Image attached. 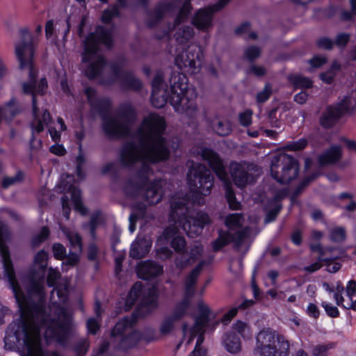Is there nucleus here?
<instances>
[{
    "label": "nucleus",
    "mask_w": 356,
    "mask_h": 356,
    "mask_svg": "<svg viewBox=\"0 0 356 356\" xmlns=\"http://www.w3.org/2000/svg\"><path fill=\"white\" fill-rule=\"evenodd\" d=\"M188 178L192 190L202 195L210 194L214 177L211 170L204 164L193 163L188 170Z\"/></svg>",
    "instance_id": "nucleus-15"
},
{
    "label": "nucleus",
    "mask_w": 356,
    "mask_h": 356,
    "mask_svg": "<svg viewBox=\"0 0 356 356\" xmlns=\"http://www.w3.org/2000/svg\"><path fill=\"white\" fill-rule=\"evenodd\" d=\"M136 316L132 314L130 317L127 316L123 318L115 324L112 330L111 337L117 347L126 349L121 346V341L122 339L128 337L132 332L136 331L133 330V327L136 323Z\"/></svg>",
    "instance_id": "nucleus-21"
},
{
    "label": "nucleus",
    "mask_w": 356,
    "mask_h": 356,
    "mask_svg": "<svg viewBox=\"0 0 356 356\" xmlns=\"http://www.w3.org/2000/svg\"><path fill=\"white\" fill-rule=\"evenodd\" d=\"M230 236V242L233 243V248L237 252L244 255L249 250L250 244L248 239L250 234V229L245 227L234 233L227 232Z\"/></svg>",
    "instance_id": "nucleus-25"
},
{
    "label": "nucleus",
    "mask_w": 356,
    "mask_h": 356,
    "mask_svg": "<svg viewBox=\"0 0 356 356\" xmlns=\"http://www.w3.org/2000/svg\"><path fill=\"white\" fill-rule=\"evenodd\" d=\"M211 127L213 130L220 136H228L232 131L231 123L227 120H213Z\"/></svg>",
    "instance_id": "nucleus-36"
},
{
    "label": "nucleus",
    "mask_w": 356,
    "mask_h": 356,
    "mask_svg": "<svg viewBox=\"0 0 356 356\" xmlns=\"http://www.w3.org/2000/svg\"><path fill=\"white\" fill-rule=\"evenodd\" d=\"M308 144L307 140L300 138L297 141H293L286 146V148L291 151H299L305 149Z\"/></svg>",
    "instance_id": "nucleus-51"
},
{
    "label": "nucleus",
    "mask_w": 356,
    "mask_h": 356,
    "mask_svg": "<svg viewBox=\"0 0 356 356\" xmlns=\"http://www.w3.org/2000/svg\"><path fill=\"white\" fill-rule=\"evenodd\" d=\"M247 73L252 74L256 76L260 77L264 76L266 74V70L263 66L252 64L248 69Z\"/></svg>",
    "instance_id": "nucleus-58"
},
{
    "label": "nucleus",
    "mask_w": 356,
    "mask_h": 356,
    "mask_svg": "<svg viewBox=\"0 0 356 356\" xmlns=\"http://www.w3.org/2000/svg\"><path fill=\"white\" fill-rule=\"evenodd\" d=\"M232 328L243 338H249L251 335L250 327L242 321H237L232 325Z\"/></svg>",
    "instance_id": "nucleus-43"
},
{
    "label": "nucleus",
    "mask_w": 356,
    "mask_h": 356,
    "mask_svg": "<svg viewBox=\"0 0 356 356\" xmlns=\"http://www.w3.org/2000/svg\"><path fill=\"white\" fill-rule=\"evenodd\" d=\"M344 291V287L341 282H338L337 283V286L334 290V298L336 300V302L338 305H343V302L344 300L343 297L342 296V293Z\"/></svg>",
    "instance_id": "nucleus-55"
},
{
    "label": "nucleus",
    "mask_w": 356,
    "mask_h": 356,
    "mask_svg": "<svg viewBox=\"0 0 356 356\" xmlns=\"http://www.w3.org/2000/svg\"><path fill=\"white\" fill-rule=\"evenodd\" d=\"M79 252L72 251V253L69 256H65V258H64L65 261L63 263V266H74L76 265L79 261Z\"/></svg>",
    "instance_id": "nucleus-59"
},
{
    "label": "nucleus",
    "mask_w": 356,
    "mask_h": 356,
    "mask_svg": "<svg viewBox=\"0 0 356 356\" xmlns=\"http://www.w3.org/2000/svg\"><path fill=\"white\" fill-rule=\"evenodd\" d=\"M54 255L57 259H64L66 255V249L60 243H55L52 247Z\"/></svg>",
    "instance_id": "nucleus-57"
},
{
    "label": "nucleus",
    "mask_w": 356,
    "mask_h": 356,
    "mask_svg": "<svg viewBox=\"0 0 356 356\" xmlns=\"http://www.w3.org/2000/svg\"><path fill=\"white\" fill-rule=\"evenodd\" d=\"M166 123L164 118L156 113L145 117L133 136L138 144L129 140L123 143L119 154L122 166L138 168L136 176L129 179L124 186L127 196L135 197L143 195L149 204H156L163 195V180L151 177L154 172L151 164L169 158L170 149L164 137Z\"/></svg>",
    "instance_id": "nucleus-2"
},
{
    "label": "nucleus",
    "mask_w": 356,
    "mask_h": 356,
    "mask_svg": "<svg viewBox=\"0 0 356 356\" xmlns=\"http://www.w3.org/2000/svg\"><path fill=\"white\" fill-rule=\"evenodd\" d=\"M341 156V147L339 145H332L318 156V161L320 165L324 166L337 162Z\"/></svg>",
    "instance_id": "nucleus-28"
},
{
    "label": "nucleus",
    "mask_w": 356,
    "mask_h": 356,
    "mask_svg": "<svg viewBox=\"0 0 356 356\" xmlns=\"http://www.w3.org/2000/svg\"><path fill=\"white\" fill-rule=\"evenodd\" d=\"M288 80L296 88L305 89L313 86V81L301 74H291L289 76Z\"/></svg>",
    "instance_id": "nucleus-34"
},
{
    "label": "nucleus",
    "mask_w": 356,
    "mask_h": 356,
    "mask_svg": "<svg viewBox=\"0 0 356 356\" xmlns=\"http://www.w3.org/2000/svg\"><path fill=\"white\" fill-rule=\"evenodd\" d=\"M187 78L184 73L172 72L168 79L169 86L163 82V73L156 72L152 82L151 102L157 108H163L168 101L177 112L192 115L197 110L195 103L188 96Z\"/></svg>",
    "instance_id": "nucleus-5"
},
{
    "label": "nucleus",
    "mask_w": 356,
    "mask_h": 356,
    "mask_svg": "<svg viewBox=\"0 0 356 356\" xmlns=\"http://www.w3.org/2000/svg\"><path fill=\"white\" fill-rule=\"evenodd\" d=\"M316 44L319 48L331 50L332 49L334 44V40L327 37H322L317 40Z\"/></svg>",
    "instance_id": "nucleus-56"
},
{
    "label": "nucleus",
    "mask_w": 356,
    "mask_h": 356,
    "mask_svg": "<svg viewBox=\"0 0 356 356\" xmlns=\"http://www.w3.org/2000/svg\"><path fill=\"white\" fill-rule=\"evenodd\" d=\"M172 254V251L168 247L159 248L156 251V256L161 260H165L170 258Z\"/></svg>",
    "instance_id": "nucleus-61"
},
{
    "label": "nucleus",
    "mask_w": 356,
    "mask_h": 356,
    "mask_svg": "<svg viewBox=\"0 0 356 356\" xmlns=\"http://www.w3.org/2000/svg\"><path fill=\"white\" fill-rule=\"evenodd\" d=\"M199 314L195 318L193 334L197 337L193 350L188 356H208L207 350L202 343L204 341V333L207 329L213 330L218 325V321L211 322V311L203 302L197 305Z\"/></svg>",
    "instance_id": "nucleus-10"
},
{
    "label": "nucleus",
    "mask_w": 356,
    "mask_h": 356,
    "mask_svg": "<svg viewBox=\"0 0 356 356\" xmlns=\"http://www.w3.org/2000/svg\"><path fill=\"white\" fill-rule=\"evenodd\" d=\"M350 39V35L347 33H339L334 40V44H336L339 48H344Z\"/></svg>",
    "instance_id": "nucleus-50"
},
{
    "label": "nucleus",
    "mask_w": 356,
    "mask_h": 356,
    "mask_svg": "<svg viewBox=\"0 0 356 356\" xmlns=\"http://www.w3.org/2000/svg\"><path fill=\"white\" fill-rule=\"evenodd\" d=\"M87 327L88 332L91 334H96L99 329L98 321L95 318H90L87 321Z\"/></svg>",
    "instance_id": "nucleus-62"
},
{
    "label": "nucleus",
    "mask_w": 356,
    "mask_h": 356,
    "mask_svg": "<svg viewBox=\"0 0 356 356\" xmlns=\"http://www.w3.org/2000/svg\"><path fill=\"white\" fill-rule=\"evenodd\" d=\"M319 175V172H314L312 175L305 177L294 190L292 199H295L299 196L303 190L309 184V183L316 179Z\"/></svg>",
    "instance_id": "nucleus-41"
},
{
    "label": "nucleus",
    "mask_w": 356,
    "mask_h": 356,
    "mask_svg": "<svg viewBox=\"0 0 356 356\" xmlns=\"http://www.w3.org/2000/svg\"><path fill=\"white\" fill-rule=\"evenodd\" d=\"M89 349V342L87 339H81L73 347V350L76 354V356H85Z\"/></svg>",
    "instance_id": "nucleus-46"
},
{
    "label": "nucleus",
    "mask_w": 356,
    "mask_h": 356,
    "mask_svg": "<svg viewBox=\"0 0 356 356\" xmlns=\"http://www.w3.org/2000/svg\"><path fill=\"white\" fill-rule=\"evenodd\" d=\"M275 332L270 328L263 329L256 337V346L253 350L254 355L276 356L279 354L275 346Z\"/></svg>",
    "instance_id": "nucleus-18"
},
{
    "label": "nucleus",
    "mask_w": 356,
    "mask_h": 356,
    "mask_svg": "<svg viewBox=\"0 0 356 356\" xmlns=\"http://www.w3.org/2000/svg\"><path fill=\"white\" fill-rule=\"evenodd\" d=\"M322 306L324 307L327 314L331 317H337L339 315L337 307L331 305L327 302H323Z\"/></svg>",
    "instance_id": "nucleus-63"
},
{
    "label": "nucleus",
    "mask_w": 356,
    "mask_h": 356,
    "mask_svg": "<svg viewBox=\"0 0 356 356\" xmlns=\"http://www.w3.org/2000/svg\"><path fill=\"white\" fill-rule=\"evenodd\" d=\"M298 161L292 156L280 153L273 157L270 172L277 182L288 184L298 177Z\"/></svg>",
    "instance_id": "nucleus-11"
},
{
    "label": "nucleus",
    "mask_w": 356,
    "mask_h": 356,
    "mask_svg": "<svg viewBox=\"0 0 356 356\" xmlns=\"http://www.w3.org/2000/svg\"><path fill=\"white\" fill-rule=\"evenodd\" d=\"M223 344L227 351L232 354H236L241 350V339L234 332H229L225 335Z\"/></svg>",
    "instance_id": "nucleus-30"
},
{
    "label": "nucleus",
    "mask_w": 356,
    "mask_h": 356,
    "mask_svg": "<svg viewBox=\"0 0 356 356\" xmlns=\"http://www.w3.org/2000/svg\"><path fill=\"white\" fill-rule=\"evenodd\" d=\"M19 113V106L14 99H11L3 108H0V113L2 117L8 121L12 120Z\"/></svg>",
    "instance_id": "nucleus-35"
},
{
    "label": "nucleus",
    "mask_w": 356,
    "mask_h": 356,
    "mask_svg": "<svg viewBox=\"0 0 356 356\" xmlns=\"http://www.w3.org/2000/svg\"><path fill=\"white\" fill-rule=\"evenodd\" d=\"M175 6L173 2L161 1L154 10L148 13L147 24L149 27L155 26L167 15L175 12Z\"/></svg>",
    "instance_id": "nucleus-24"
},
{
    "label": "nucleus",
    "mask_w": 356,
    "mask_h": 356,
    "mask_svg": "<svg viewBox=\"0 0 356 356\" xmlns=\"http://www.w3.org/2000/svg\"><path fill=\"white\" fill-rule=\"evenodd\" d=\"M346 236V229L343 227H335L330 232V238L334 242H342Z\"/></svg>",
    "instance_id": "nucleus-47"
},
{
    "label": "nucleus",
    "mask_w": 356,
    "mask_h": 356,
    "mask_svg": "<svg viewBox=\"0 0 356 356\" xmlns=\"http://www.w3.org/2000/svg\"><path fill=\"white\" fill-rule=\"evenodd\" d=\"M229 173L234 184L243 189L257 181L261 174V169L252 163L233 162L229 166Z\"/></svg>",
    "instance_id": "nucleus-14"
},
{
    "label": "nucleus",
    "mask_w": 356,
    "mask_h": 356,
    "mask_svg": "<svg viewBox=\"0 0 356 356\" xmlns=\"http://www.w3.org/2000/svg\"><path fill=\"white\" fill-rule=\"evenodd\" d=\"M157 291L155 287L152 286L147 290H143V285L140 282H136L131 287L127 303L134 304L139 301L140 314H143V309H145V314L150 313L157 307Z\"/></svg>",
    "instance_id": "nucleus-16"
},
{
    "label": "nucleus",
    "mask_w": 356,
    "mask_h": 356,
    "mask_svg": "<svg viewBox=\"0 0 356 356\" xmlns=\"http://www.w3.org/2000/svg\"><path fill=\"white\" fill-rule=\"evenodd\" d=\"M201 156L206 161L217 177L224 182L225 185V196L232 209L237 210L241 207V203L236 200L235 193L232 188L223 160L220 155L209 148H204L201 151Z\"/></svg>",
    "instance_id": "nucleus-9"
},
{
    "label": "nucleus",
    "mask_w": 356,
    "mask_h": 356,
    "mask_svg": "<svg viewBox=\"0 0 356 356\" xmlns=\"http://www.w3.org/2000/svg\"><path fill=\"white\" fill-rule=\"evenodd\" d=\"M156 339L155 330L152 327H147L142 332L136 330L128 337L122 339L121 346L125 348H130L135 346L140 341L151 342Z\"/></svg>",
    "instance_id": "nucleus-23"
},
{
    "label": "nucleus",
    "mask_w": 356,
    "mask_h": 356,
    "mask_svg": "<svg viewBox=\"0 0 356 356\" xmlns=\"http://www.w3.org/2000/svg\"><path fill=\"white\" fill-rule=\"evenodd\" d=\"M79 153L76 157V174L79 177H83L82 171V165L85 163V157L82 153V145L80 143L79 147Z\"/></svg>",
    "instance_id": "nucleus-53"
},
{
    "label": "nucleus",
    "mask_w": 356,
    "mask_h": 356,
    "mask_svg": "<svg viewBox=\"0 0 356 356\" xmlns=\"http://www.w3.org/2000/svg\"><path fill=\"white\" fill-rule=\"evenodd\" d=\"M84 92L90 106L102 118V127L106 136L111 138H124L131 135V126L135 115L130 107H121L115 114H108L111 102L107 99H98L94 88L88 87Z\"/></svg>",
    "instance_id": "nucleus-6"
},
{
    "label": "nucleus",
    "mask_w": 356,
    "mask_h": 356,
    "mask_svg": "<svg viewBox=\"0 0 356 356\" xmlns=\"http://www.w3.org/2000/svg\"><path fill=\"white\" fill-rule=\"evenodd\" d=\"M244 221L243 216L240 213H232L227 216L225 224L230 229L241 227Z\"/></svg>",
    "instance_id": "nucleus-38"
},
{
    "label": "nucleus",
    "mask_w": 356,
    "mask_h": 356,
    "mask_svg": "<svg viewBox=\"0 0 356 356\" xmlns=\"http://www.w3.org/2000/svg\"><path fill=\"white\" fill-rule=\"evenodd\" d=\"M181 3V8L173 25V37L179 44H186L194 37V29L191 25L181 24L186 19L192 10L191 0H175Z\"/></svg>",
    "instance_id": "nucleus-17"
},
{
    "label": "nucleus",
    "mask_w": 356,
    "mask_h": 356,
    "mask_svg": "<svg viewBox=\"0 0 356 356\" xmlns=\"http://www.w3.org/2000/svg\"><path fill=\"white\" fill-rule=\"evenodd\" d=\"M177 321L170 316L165 317L160 323L159 332L161 335H168L171 333Z\"/></svg>",
    "instance_id": "nucleus-40"
},
{
    "label": "nucleus",
    "mask_w": 356,
    "mask_h": 356,
    "mask_svg": "<svg viewBox=\"0 0 356 356\" xmlns=\"http://www.w3.org/2000/svg\"><path fill=\"white\" fill-rule=\"evenodd\" d=\"M24 325L10 323L4 337V348L18 350L21 356H61L57 351H44L38 327L24 328Z\"/></svg>",
    "instance_id": "nucleus-7"
},
{
    "label": "nucleus",
    "mask_w": 356,
    "mask_h": 356,
    "mask_svg": "<svg viewBox=\"0 0 356 356\" xmlns=\"http://www.w3.org/2000/svg\"><path fill=\"white\" fill-rule=\"evenodd\" d=\"M230 243V236L227 232L220 233L218 238L213 242V250L219 251L222 248Z\"/></svg>",
    "instance_id": "nucleus-44"
},
{
    "label": "nucleus",
    "mask_w": 356,
    "mask_h": 356,
    "mask_svg": "<svg viewBox=\"0 0 356 356\" xmlns=\"http://www.w3.org/2000/svg\"><path fill=\"white\" fill-rule=\"evenodd\" d=\"M112 33L113 28L99 26L95 32L90 33L84 40L82 62L88 63L84 72L90 79L102 76L106 61L99 52V47L100 44H104L107 47L112 46Z\"/></svg>",
    "instance_id": "nucleus-8"
},
{
    "label": "nucleus",
    "mask_w": 356,
    "mask_h": 356,
    "mask_svg": "<svg viewBox=\"0 0 356 356\" xmlns=\"http://www.w3.org/2000/svg\"><path fill=\"white\" fill-rule=\"evenodd\" d=\"M203 247L201 244H195L190 251V257L186 259L185 257L183 260H176V265L179 268H185L191 262H193L196 259H197L202 253Z\"/></svg>",
    "instance_id": "nucleus-32"
},
{
    "label": "nucleus",
    "mask_w": 356,
    "mask_h": 356,
    "mask_svg": "<svg viewBox=\"0 0 356 356\" xmlns=\"http://www.w3.org/2000/svg\"><path fill=\"white\" fill-rule=\"evenodd\" d=\"M66 236L71 245V251L81 252L83 248L81 236L74 232H68Z\"/></svg>",
    "instance_id": "nucleus-37"
},
{
    "label": "nucleus",
    "mask_w": 356,
    "mask_h": 356,
    "mask_svg": "<svg viewBox=\"0 0 356 356\" xmlns=\"http://www.w3.org/2000/svg\"><path fill=\"white\" fill-rule=\"evenodd\" d=\"M8 235V227L0 223V255L5 276L13 289L20 312L19 317L11 323L24 325V328L38 327L44 329V335L47 340H54L60 346L67 345L69 337L70 315L66 308L61 305L67 300L66 286L55 287L50 296L49 311L54 315L51 318L47 311L44 302V280L47 266V252L40 250L34 258L32 268L27 275V298L22 291L16 279L13 262L4 240Z\"/></svg>",
    "instance_id": "nucleus-1"
},
{
    "label": "nucleus",
    "mask_w": 356,
    "mask_h": 356,
    "mask_svg": "<svg viewBox=\"0 0 356 356\" xmlns=\"http://www.w3.org/2000/svg\"><path fill=\"white\" fill-rule=\"evenodd\" d=\"M199 49L188 47L175 57V63L184 73L195 74L199 70Z\"/></svg>",
    "instance_id": "nucleus-19"
},
{
    "label": "nucleus",
    "mask_w": 356,
    "mask_h": 356,
    "mask_svg": "<svg viewBox=\"0 0 356 356\" xmlns=\"http://www.w3.org/2000/svg\"><path fill=\"white\" fill-rule=\"evenodd\" d=\"M335 348V343L331 342L326 344H317L312 349L314 356H327L330 350Z\"/></svg>",
    "instance_id": "nucleus-42"
},
{
    "label": "nucleus",
    "mask_w": 356,
    "mask_h": 356,
    "mask_svg": "<svg viewBox=\"0 0 356 356\" xmlns=\"http://www.w3.org/2000/svg\"><path fill=\"white\" fill-rule=\"evenodd\" d=\"M190 297L184 296V298L175 305L172 313L170 316L177 322L181 320L186 314V310L190 305Z\"/></svg>",
    "instance_id": "nucleus-33"
},
{
    "label": "nucleus",
    "mask_w": 356,
    "mask_h": 356,
    "mask_svg": "<svg viewBox=\"0 0 356 356\" xmlns=\"http://www.w3.org/2000/svg\"><path fill=\"white\" fill-rule=\"evenodd\" d=\"M261 55V49L257 46H250L244 51V57L249 62L253 63Z\"/></svg>",
    "instance_id": "nucleus-45"
},
{
    "label": "nucleus",
    "mask_w": 356,
    "mask_h": 356,
    "mask_svg": "<svg viewBox=\"0 0 356 356\" xmlns=\"http://www.w3.org/2000/svg\"><path fill=\"white\" fill-rule=\"evenodd\" d=\"M102 2H106L108 0H100ZM119 4L114 5L110 8L105 10L103 12L102 16V20L104 23H109L113 17H118L120 15L119 6L121 8H125L127 6L126 0H116Z\"/></svg>",
    "instance_id": "nucleus-31"
},
{
    "label": "nucleus",
    "mask_w": 356,
    "mask_h": 356,
    "mask_svg": "<svg viewBox=\"0 0 356 356\" xmlns=\"http://www.w3.org/2000/svg\"><path fill=\"white\" fill-rule=\"evenodd\" d=\"M346 293L352 301L353 296L356 293V281L351 280L348 282L346 286Z\"/></svg>",
    "instance_id": "nucleus-64"
},
{
    "label": "nucleus",
    "mask_w": 356,
    "mask_h": 356,
    "mask_svg": "<svg viewBox=\"0 0 356 356\" xmlns=\"http://www.w3.org/2000/svg\"><path fill=\"white\" fill-rule=\"evenodd\" d=\"M229 1L220 0L216 4L200 9L193 17V24L199 30L208 31L212 26L213 13L222 9Z\"/></svg>",
    "instance_id": "nucleus-20"
},
{
    "label": "nucleus",
    "mask_w": 356,
    "mask_h": 356,
    "mask_svg": "<svg viewBox=\"0 0 356 356\" xmlns=\"http://www.w3.org/2000/svg\"><path fill=\"white\" fill-rule=\"evenodd\" d=\"M20 33V40L15 44V54L19 69L29 71V80L22 83V90L24 94L31 95L33 120L31 124L32 131L30 147L34 149L42 145V141L39 140L38 146H34L35 133L39 134L43 131L44 125L47 126L51 121L50 113L47 109L44 111L42 116L40 115L37 105V96H42L45 94L48 83L45 78H42L38 82L37 81L38 70L35 69L33 61L35 49L31 34L26 29L21 30Z\"/></svg>",
    "instance_id": "nucleus-3"
},
{
    "label": "nucleus",
    "mask_w": 356,
    "mask_h": 356,
    "mask_svg": "<svg viewBox=\"0 0 356 356\" xmlns=\"http://www.w3.org/2000/svg\"><path fill=\"white\" fill-rule=\"evenodd\" d=\"M24 173L22 171H18L15 175L13 177H3L1 182V187L3 189H7L11 186L19 184L24 180Z\"/></svg>",
    "instance_id": "nucleus-39"
},
{
    "label": "nucleus",
    "mask_w": 356,
    "mask_h": 356,
    "mask_svg": "<svg viewBox=\"0 0 356 356\" xmlns=\"http://www.w3.org/2000/svg\"><path fill=\"white\" fill-rule=\"evenodd\" d=\"M190 204L186 195H176L172 197L170 219L174 224L167 227L158 238V241H163L165 243L170 241L171 247L176 252L181 254L179 260H183L184 257L186 242L184 236L178 234L177 225L189 237L193 238L200 235L204 227L210 222L209 216L204 212H197L195 216L190 215Z\"/></svg>",
    "instance_id": "nucleus-4"
},
{
    "label": "nucleus",
    "mask_w": 356,
    "mask_h": 356,
    "mask_svg": "<svg viewBox=\"0 0 356 356\" xmlns=\"http://www.w3.org/2000/svg\"><path fill=\"white\" fill-rule=\"evenodd\" d=\"M60 277V274L58 270H56L53 268H49L48 275H47V284L49 286H54L56 284V282Z\"/></svg>",
    "instance_id": "nucleus-60"
},
{
    "label": "nucleus",
    "mask_w": 356,
    "mask_h": 356,
    "mask_svg": "<svg viewBox=\"0 0 356 356\" xmlns=\"http://www.w3.org/2000/svg\"><path fill=\"white\" fill-rule=\"evenodd\" d=\"M125 62L122 56L112 61L110 63L111 74L103 83L108 85L119 81L124 89L138 91L142 88L143 83L132 72L124 70Z\"/></svg>",
    "instance_id": "nucleus-13"
},
{
    "label": "nucleus",
    "mask_w": 356,
    "mask_h": 356,
    "mask_svg": "<svg viewBox=\"0 0 356 356\" xmlns=\"http://www.w3.org/2000/svg\"><path fill=\"white\" fill-rule=\"evenodd\" d=\"M152 243L149 238L138 236L131 245L129 256L135 259L143 258L150 250Z\"/></svg>",
    "instance_id": "nucleus-26"
},
{
    "label": "nucleus",
    "mask_w": 356,
    "mask_h": 356,
    "mask_svg": "<svg viewBox=\"0 0 356 356\" xmlns=\"http://www.w3.org/2000/svg\"><path fill=\"white\" fill-rule=\"evenodd\" d=\"M272 94V86L270 83H266L262 91L257 95V101L259 103H264L267 101Z\"/></svg>",
    "instance_id": "nucleus-49"
},
{
    "label": "nucleus",
    "mask_w": 356,
    "mask_h": 356,
    "mask_svg": "<svg viewBox=\"0 0 356 356\" xmlns=\"http://www.w3.org/2000/svg\"><path fill=\"white\" fill-rule=\"evenodd\" d=\"M252 112L250 110H246L241 113L238 115L239 123L243 127H248L252 123Z\"/></svg>",
    "instance_id": "nucleus-54"
},
{
    "label": "nucleus",
    "mask_w": 356,
    "mask_h": 356,
    "mask_svg": "<svg viewBox=\"0 0 356 356\" xmlns=\"http://www.w3.org/2000/svg\"><path fill=\"white\" fill-rule=\"evenodd\" d=\"M356 108V90L344 96L338 103L329 106L320 118V124L325 129L332 127L345 114H350Z\"/></svg>",
    "instance_id": "nucleus-12"
},
{
    "label": "nucleus",
    "mask_w": 356,
    "mask_h": 356,
    "mask_svg": "<svg viewBox=\"0 0 356 356\" xmlns=\"http://www.w3.org/2000/svg\"><path fill=\"white\" fill-rule=\"evenodd\" d=\"M281 209V204H275V207L267 212L266 218L264 219V222L266 224L274 221L277 218V215L279 214Z\"/></svg>",
    "instance_id": "nucleus-52"
},
{
    "label": "nucleus",
    "mask_w": 356,
    "mask_h": 356,
    "mask_svg": "<svg viewBox=\"0 0 356 356\" xmlns=\"http://www.w3.org/2000/svg\"><path fill=\"white\" fill-rule=\"evenodd\" d=\"M137 271L139 276L144 280L159 275L163 273V266L152 261H141L138 264Z\"/></svg>",
    "instance_id": "nucleus-27"
},
{
    "label": "nucleus",
    "mask_w": 356,
    "mask_h": 356,
    "mask_svg": "<svg viewBox=\"0 0 356 356\" xmlns=\"http://www.w3.org/2000/svg\"><path fill=\"white\" fill-rule=\"evenodd\" d=\"M73 180L74 178L72 175H66L65 179L63 178L60 181V187L64 191L70 193L74 209L81 214L85 215L87 213V209L82 203L79 188L72 184Z\"/></svg>",
    "instance_id": "nucleus-22"
},
{
    "label": "nucleus",
    "mask_w": 356,
    "mask_h": 356,
    "mask_svg": "<svg viewBox=\"0 0 356 356\" xmlns=\"http://www.w3.org/2000/svg\"><path fill=\"white\" fill-rule=\"evenodd\" d=\"M205 261H202L188 275L186 280L185 296L191 298L194 294V287Z\"/></svg>",
    "instance_id": "nucleus-29"
},
{
    "label": "nucleus",
    "mask_w": 356,
    "mask_h": 356,
    "mask_svg": "<svg viewBox=\"0 0 356 356\" xmlns=\"http://www.w3.org/2000/svg\"><path fill=\"white\" fill-rule=\"evenodd\" d=\"M49 234V230L47 227H43L40 232L36 234L32 239V245L33 247L38 246L41 243L45 241Z\"/></svg>",
    "instance_id": "nucleus-48"
}]
</instances>
